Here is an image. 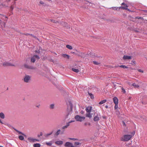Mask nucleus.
Listing matches in <instances>:
<instances>
[{
	"instance_id": "f257e3e1",
	"label": "nucleus",
	"mask_w": 147,
	"mask_h": 147,
	"mask_svg": "<svg viewBox=\"0 0 147 147\" xmlns=\"http://www.w3.org/2000/svg\"><path fill=\"white\" fill-rule=\"evenodd\" d=\"M135 134V131L132 132L131 134L125 135L121 138V140L123 141H127L129 140Z\"/></svg>"
},
{
	"instance_id": "f03ea898",
	"label": "nucleus",
	"mask_w": 147,
	"mask_h": 147,
	"mask_svg": "<svg viewBox=\"0 0 147 147\" xmlns=\"http://www.w3.org/2000/svg\"><path fill=\"white\" fill-rule=\"evenodd\" d=\"M31 76L25 74L24 76L23 80L26 83H28L31 80Z\"/></svg>"
},
{
	"instance_id": "7ed1b4c3",
	"label": "nucleus",
	"mask_w": 147,
	"mask_h": 147,
	"mask_svg": "<svg viewBox=\"0 0 147 147\" xmlns=\"http://www.w3.org/2000/svg\"><path fill=\"white\" fill-rule=\"evenodd\" d=\"M75 119L77 121L82 122L85 119V117H81L79 115H77L75 116Z\"/></svg>"
},
{
	"instance_id": "20e7f679",
	"label": "nucleus",
	"mask_w": 147,
	"mask_h": 147,
	"mask_svg": "<svg viewBox=\"0 0 147 147\" xmlns=\"http://www.w3.org/2000/svg\"><path fill=\"white\" fill-rule=\"evenodd\" d=\"M39 59L40 57L38 55H34L31 58V61L32 62L34 63L36 59L38 60Z\"/></svg>"
},
{
	"instance_id": "39448f33",
	"label": "nucleus",
	"mask_w": 147,
	"mask_h": 147,
	"mask_svg": "<svg viewBox=\"0 0 147 147\" xmlns=\"http://www.w3.org/2000/svg\"><path fill=\"white\" fill-rule=\"evenodd\" d=\"M28 140L30 142H34L36 141H38L39 140H38L34 139L32 138L29 137L28 138Z\"/></svg>"
},
{
	"instance_id": "423d86ee",
	"label": "nucleus",
	"mask_w": 147,
	"mask_h": 147,
	"mask_svg": "<svg viewBox=\"0 0 147 147\" xmlns=\"http://www.w3.org/2000/svg\"><path fill=\"white\" fill-rule=\"evenodd\" d=\"M65 146H68L69 147H75L74 146L72 143L69 142H66Z\"/></svg>"
},
{
	"instance_id": "0eeeda50",
	"label": "nucleus",
	"mask_w": 147,
	"mask_h": 147,
	"mask_svg": "<svg viewBox=\"0 0 147 147\" xmlns=\"http://www.w3.org/2000/svg\"><path fill=\"white\" fill-rule=\"evenodd\" d=\"M132 57L130 56L129 55H124L123 58L124 60H129L131 59Z\"/></svg>"
},
{
	"instance_id": "6e6552de",
	"label": "nucleus",
	"mask_w": 147,
	"mask_h": 147,
	"mask_svg": "<svg viewBox=\"0 0 147 147\" xmlns=\"http://www.w3.org/2000/svg\"><path fill=\"white\" fill-rule=\"evenodd\" d=\"M24 67L26 68L27 69H34V68L32 66H30L29 65H28L27 64H25L24 65Z\"/></svg>"
},
{
	"instance_id": "1a4fd4ad",
	"label": "nucleus",
	"mask_w": 147,
	"mask_h": 147,
	"mask_svg": "<svg viewBox=\"0 0 147 147\" xmlns=\"http://www.w3.org/2000/svg\"><path fill=\"white\" fill-rule=\"evenodd\" d=\"M3 66H14V65L13 64H11L8 62H5L3 64Z\"/></svg>"
},
{
	"instance_id": "9d476101",
	"label": "nucleus",
	"mask_w": 147,
	"mask_h": 147,
	"mask_svg": "<svg viewBox=\"0 0 147 147\" xmlns=\"http://www.w3.org/2000/svg\"><path fill=\"white\" fill-rule=\"evenodd\" d=\"M92 107L91 106L88 107L86 109V110L88 113H90L92 110Z\"/></svg>"
},
{
	"instance_id": "9b49d317",
	"label": "nucleus",
	"mask_w": 147,
	"mask_h": 147,
	"mask_svg": "<svg viewBox=\"0 0 147 147\" xmlns=\"http://www.w3.org/2000/svg\"><path fill=\"white\" fill-rule=\"evenodd\" d=\"M113 101L115 104H118V100L117 97H115L113 98Z\"/></svg>"
},
{
	"instance_id": "f8f14e48",
	"label": "nucleus",
	"mask_w": 147,
	"mask_h": 147,
	"mask_svg": "<svg viewBox=\"0 0 147 147\" xmlns=\"http://www.w3.org/2000/svg\"><path fill=\"white\" fill-rule=\"evenodd\" d=\"M99 120V118L98 115L94 117V121H98Z\"/></svg>"
},
{
	"instance_id": "ddd939ff",
	"label": "nucleus",
	"mask_w": 147,
	"mask_h": 147,
	"mask_svg": "<svg viewBox=\"0 0 147 147\" xmlns=\"http://www.w3.org/2000/svg\"><path fill=\"white\" fill-rule=\"evenodd\" d=\"M63 143V141H58L55 142V143L58 145L62 144Z\"/></svg>"
},
{
	"instance_id": "4468645a",
	"label": "nucleus",
	"mask_w": 147,
	"mask_h": 147,
	"mask_svg": "<svg viewBox=\"0 0 147 147\" xmlns=\"http://www.w3.org/2000/svg\"><path fill=\"white\" fill-rule=\"evenodd\" d=\"M62 56L64 57V58H67L68 59H69V56L67 54H63L62 55Z\"/></svg>"
},
{
	"instance_id": "2eb2a0df",
	"label": "nucleus",
	"mask_w": 147,
	"mask_h": 147,
	"mask_svg": "<svg viewBox=\"0 0 147 147\" xmlns=\"http://www.w3.org/2000/svg\"><path fill=\"white\" fill-rule=\"evenodd\" d=\"M107 102V100H101L100 101L99 103V105H102L104 103L106 102Z\"/></svg>"
},
{
	"instance_id": "dca6fc26",
	"label": "nucleus",
	"mask_w": 147,
	"mask_h": 147,
	"mask_svg": "<svg viewBox=\"0 0 147 147\" xmlns=\"http://www.w3.org/2000/svg\"><path fill=\"white\" fill-rule=\"evenodd\" d=\"M0 117L3 119H4L5 118V115L3 113H0Z\"/></svg>"
},
{
	"instance_id": "f3484780",
	"label": "nucleus",
	"mask_w": 147,
	"mask_h": 147,
	"mask_svg": "<svg viewBox=\"0 0 147 147\" xmlns=\"http://www.w3.org/2000/svg\"><path fill=\"white\" fill-rule=\"evenodd\" d=\"M86 117L91 118L92 117V115L90 113L86 114Z\"/></svg>"
},
{
	"instance_id": "a211bd4d",
	"label": "nucleus",
	"mask_w": 147,
	"mask_h": 147,
	"mask_svg": "<svg viewBox=\"0 0 147 147\" xmlns=\"http://www.w3.org/2000/svg\"><path fill=\"white\" fill-rule=\"evenodd\" d=\"M132 85L135 88H138L139 87V86L138 84H136L134 83L132 84Z\"/></svg>"
},
{
	"instance_id": "6ab92c4d",
	"label": "nucleus",
	"mask_w": 147,
	"mask_h": 147,
	"mask_svg": "<svg viewBox=\"0 0 147 147\" xmlns=\"http://www.w3.org/2000/svg\"><path fill=\"white\" fill-rule=\"evenodd\" d=\"M69 125V123H67V125H66L63 126L62 127V129H65L67 128L68 126Z\"/></svg>"
},
{
	"instance_id": "aec40b11",
	"label": "nucleus",
	"mask_w": 147,
	"mask_h": 147,
	"mask_svg": "<svg viewBox=\"0 0 147 147\" xmlns=\"http://www.w3.org/2000/svg\"><path fill=\"white\" fill-rule=\"evenodd\" d=\"M66 47L70 50H71L73 49L72 47L69 45H66Z\"/></svg>"
},
{
	"instance_id": "412c9836",
	"label": "nucleus",
	"mask_w": 147,
	"mask_h": 147,
	"mask_svg": "<svg viewBox=\"0 0 147 147\" xmlns=\"http://www.w3.org/2000/svg\"><path fill=\"white\" fill-rule=\"evenodd\" d=\"M60 132L61 130L60 129L58 130L55 133V135L56 136H58L60 133Z\"/></svg>"
},
{
	"instance_id": "4be33fe9",
	"label": "nucleus",
	"mask_w": 147,
	"mask_h": 147,
	"mask_svg": "<svg viewBox=\"0 0 147 147\" xmlns=\"http://www.w3.org/2000/svg\"><path fill=\"white\" fill-rule=\"evenodd\" d=\"M1 19H4V18H7V16H6L4 15H2L1 14H0V18H1Z\"/></svg>"
},
{
	"instance_id": "5701e85b",
	"label": "nucleus",
	"mask_w": 147,
	"mask_h": 147,
	"mask_svg": "<svg viewBox=\"0 0 147 147\" xmlns=\"http://www.w3.org/2000/svg\"><path fill=\"white\" fill-rule=\"evenodd\" d=\"M33 146L34 147H40V145L38 143L35 144L33 145Z\"/></svg>"
},
{
	"instance_id": "b1692460",
	"label": "nucleus",
	"mask_w": 147,
	"mask_h": 147,
	"mask_svg": "<svg viewBox=\"0 0 147 147\" xmlns=\"http://www.w3.org/2000/svg\"><path fill=\"white\" fill-rule=\"evenodd\" d=\"M72 70L74 71L76 73H78L79 71V70L78 69H76L75 68H72Z\"/></svg>"
},
{
	"instance_id": "393cba45",
	"label": "nucleus",
	"mask_w": 147,
	"mask_h": 147,
	"mask_svg": "<svg viewBox=\"0 0 147 147\" xmlns=\"http://www.w3.org/2000/svg\"><path fill=\"white\" fill-rule=\"evenodd\" d=\"M119 67L124 69L127 68H128L127 67L124 65H119Z\"/></svg>"
},
{
	"instance_id": "a878e982",
	"label": "nucleus",
	"mask_w": 147,
	"mask_h": 147,
	"mask_svg": "<svg viewBox=\"0 0 147 147\" xmlns=\"http://www.w3.org/2000/svg\"><path fill=\"white\" fill-rule=\"evenodd\" d=\"M19 138L20 140H22L24 139V137L22 136H19Z\"/></svg>"
},
{
	"instance_id": "bb28decb",
	"label": "nucleus",
	"mask_w": 147,
	"mask_h": 147,
	"mask_svg": "<svg viewBox=\"0 0 147 147\" xmlns=\"http://www.w3.org/2000/svg\"><path fill=\"white\" fill-rule=\"evenodd\" d=\"M52 133H53V132H51V133H49V134H45V137H48V136H49L50 135H51V134H52Z\"/></svg>"
},
{
	"instance_id": "cd10ccee",
	"label": "nucleus",
	"mask_w": 147,
	"mask_h": 147,
	"mask_svg": "<svg viewBox=\"0 0 147 147\" xmlns=\"http://www.w3.org/2000/svg\"><path fill=\"white\" fill-rule=\"evenodd\" d=\"M121 5H124V6L123 7H125L127 8V7H128V6H127V4H125L124 3H121Z\"/></svg>"
},
{
	"instance_id": "c85d7f7f",
	"label": "nucleus",
	"mask_w": 147,
	"mask_h": 147,
	"mask_svg": "<svg viewBox=\"0 0 147 147\" xmlns=\"http://www.w3.org/2000/svg\"><path fill=\"white\" fill-rule=\"evenodd\" d=\"M14 8V5H11L10 7V11H12Z\"/></svg>"
},
{
	"instance_id": "c756f323",
	"label": "nucleus",
	"mask_w": 147,
	"mask_h": 147,
	"mask_svg": "<svg viewBox=\"0 0 147 147\" xmlns=\"http://www.w3.org/2000/svg\"><path fill=\"white\" fill-rule=\"evenodd\" d=\"M48 21H50L54 23H56L57 22V21H55V20H51V19H50V20H48Z\"/></svg>"
},
{
	"instance_id": "7c9ffc66",
	"label": "nucleus",
	"mask_w": 147,
	"mask_h": 147,
	"mask_svg": "<svg viewBox=\"0 0 147 147\" xmlns=\"http://www.w3.org/2000/svg\"><path fill=\"white\" fill-rule=\"evenodd\" d=\"M54 104H52L50 105V108L51 109H53L54 107Z\"/></svg>"
},
{
	"instance_id": "2f4dec72",
	"label": "nucleus",
	"mask_w": 147,
	"mask_h": 147,
	"mask_svg": "<svg viewBox=\"0 0 147 147\" xmlns=\"http://www.w3.org/2000/svg\"><path fill=\"white\" fill-rule=\"evenodd\" d=\"M93 62L94 64L96 65H98L100 64V63H98V62H97L95 61H94Z\"/></svg>"
},
{
	"instance_id": "473e14b6",
	"label": "nucleus",
	"mask_w": 147,
	"mask_h": 147,
	"mask_svg": "<svg viewBox=\"0 0 147 147\" xmlns=\"http://www.w3.org/2000/svg\"><path fill=\"white\" fill-rule=\"evenodd\" d=\"M80 144V143L78 142H75L74 143V145L75 146H78Z\"/></svg>"
},
{
	"instance_id": "72a5a7b5",
	"label": "nucleus",
	"mask_w": 147,
	"mask_h": 147,
	"mask_svg": "<svg viewBox=\"0 0 147 147\" xmlns=\"http://www.w3.org/2000/svg\"><path fill=\"white\" fill-rule=\"evenodd\" d=\"M84 125L85 126H86L87 125H88L89 126H90V124L89 123H86H86H84Z\"/></svg>"
},
{
	"instance_id": "f704fd0d",
	"label": "nucleus",
	"mask_w": 147,
	"mask_h": 147,
	"mask_svg": "<svg viewBox=\"0 0 147 147\" xmlns=\"http://www.w3.org/2000/svg\"><path fill=\"white\" fill-rule=\"evenodd\" d=\"M16 131L19 134H21L22 135H24V134L22 133V132L18 131V130H16Z\"/></svg>"
},
{
	"instance_id": "c9c22d12",
	"label": "nucleus",
	"mask_w": 147,
	"mask_h": 147,
	"mask_svg": "<svg viewBox=\"0 0 147 147\" xmlns=\"http://www.w3.org/2000/svg\"><path fill=\"white\" fill-rule=\"evenodd\" d=\"M121 89L122 90V92H123V93H125L126 92V91L124 88L122 87Z\"/></svg>"
},
{
	"instance_id": "e433bc0d",
	"label": "nucleus",
	"mask_w": 147,
	"mask_h": 147,
	"mask_svg": "<svg viewBox=\"0 0 147 147\" xmlns=\"http://www.w3.org/2000/svg\"><path fill=\"white\" fill-rule=\"evenodd\" d=\"M115 104V109H117V108H118V104Z\"/></svg>"
},
{
	"instance_id": "4c0bfd02",
	"label": "nucleus",
	"mask_w": 147,
	"mask_h": 147,
	"mask_svg": "<svg viewBox=\"0 0 147 147\" xmlns=\"http://www.w3.org/2000/svg\"><path fill=\"white\" fill-rule=\"evenodd\" d=\"M89 95L90 96L91 98H94L93 95L91 93H89Z\"/></svg>"
},
{
	"instance_id": "58836bf2",
	"label": "nucleus",
	"mask_w": 147,
	"mask_h": 147,
	"mask_svg": "<svg viewBox=\"0 0 147 147\" xmlns=\"http://www.w3.org/2000/svg\"><path fill=\"white\" fill-rule=\"evenodd\" d=\"M135 18L138 19H143V18H142V17H136Z\"/></svg>"
},
{
	"instance_id": "ea45409f",
	"label": "nucleus",
	"mask_w": 147,
	"mask_h": 147,
	"mask_svg": "<svg viewBox=\"0 0 147 147\" xmlns=\"http://www.w3.org/2000/svg\"><path fill=\"white\" fill-rule=\"evenodd\" d=\"M42 135V132H41L40 133V134H38V137H40V136H41Z\"/></svg>"
},
{
	"instance_id": "a19ab883",
	"label": "nucleus",
	"mask_w": 147,
	"mask_h": 147,
	"mask_svg": "<svg viewBox=\"0 0 147 147\" xmlns=\"http://www.w3.org/2000/svg\"><path fill=\"white\" fill-rule=\"evenodd\" d=\"M46 144L49 146H51L52 145V144L50 142H47L46 143Z\"/></svg>"
},
{
	"instance_id": "79ce46f5",
	"label": "nucleus",
	"mask_w": 147,
	"mask_h": 147,
	"mask_svg": "<svg viewBox=\"0 0 147 147\" xmlns=\"http://www.w3.org/2000/svg\"><path fill=\"white\" fill-rule=\"evenodd\" d=\"M119 9H125V7H124L121 6L119 7Z\"/></svg>"
},
{
	"instance_id": "37998d69",
	"label": "nucleus",
	"mask_w": 147,
	"mask_h": 147,
	"mask_svg": "<svg viewBox=\"0 0 147 147\" xmlns=\"http://www.w3.org/2000/svg\"><path fill=\"white\" fill-rule=\"evenodd\" d=\"M92 55V56L93 57H99L97 55H96L95 54H94L93 55Z\"/></svg>"
},
{
	"instance_id": "c03bdc74",
	"label": "nucleus",
	"mask_w": 147,
	"mask_h": 147,
	"mask_svg": "<svg viewBox=\"0 0 147 147\" xmlns=\"http://www.w3.org/2000/svg\"><path fill=\"white\" fill-rule=\"evenodd\" d=\"M131 62L132 63L131 64L133 65H134L136 64V62L135 61H132Z\"/></svg>"
},
{
	"instance_id": "a18cd8bd",
	"label": "nucleus",
	"mask_w": 147,
	"mask_h": 147,
	"mask_svg": "<svg viewBox=\"0 0 147 147\" xmlns=\"http://www.w3.org/2000/svg\"><path fill=\"white\" fill-rule=\"evenodd\" d=\"M138 70L139 72H140L143 73V72H144L141 69H138Z\"/></svg>"
},
{
	"instance_id": "49530a36",
	"label": "nucleus",
	"mask_w": 147,
	"mask_h": 147,
	"mask_svg": "<svg viewBox=\"0 0 147 147\" xmlns=\"http://www.w3.org/2000/svg\"><path fill=\"white\" fill-rule=\"evenodd\" d=\"M125 9H124L126 10H127L128 11H131L129 9H128L126 7H125Z\"/></svg>"
},
{
	"instance_id": "de8ad7c7",
	"label": "nucleus",
	"mask_w": 147,
	"mask_h": 147,
	"mask_svg": "<svg viewBox=\"0 0 147 147\" xmlns=\"http://www.w3.org/2000/svg\"><path fill=\"white\" fill-rule=\"evenodd\" d=\"M122 124L123 126H126V124H125V122L124 121H122Z\"/></svg>"
},
{
	"instance_id": "09e8293b",
	"label": "nucleus",
	"mask_w": 147,
	"mask_h": 147,
	"mask_svg": "<svg viewBox=\"0 0 147 147\" xmlns=\"http://www.w3.org/2000/svg\"><path fill=\"white\" fill-rule=\"evenodd\" d=\"M22 34L23 35H26V36H28V35H30V34H28V33H26V34L24 33V34Z\"/></svg>"
},
{
	"instance_id": "8fccbe9b",
	"label": "nucleus",
	"mask_w": 147,
	"mask_h": 147,
	"mask_svg": "<svg viewBox=\"0 0 147 147\" xmlns=\"http://www.w3.org/2000/svg\"><path fill=\"white\" fill-rule=\"evenodd\" d=\"M29 35L31 36L34 37L35 38H36V36H34L32 34H30V35Z\"/></svg>"
},
{
	"instance_id": "3c124183",
	"label": "nucleus",
	"mask_w": 147,
	"mask_h": 147,
	"mask_svg": "<svg viewBox=\"0 0 147 147\" xmlns=\"http://www.w3.org/2000/svg\"><path fill=\"white\" fill-rule=\"evenodd\" d=\"M40 3L42 4H44V3L43 1H40Z\"/></svg>"
},
{
	"instance_id": "603ef678",
	"label": "nucleus",
	"mask_w": 147,
	"mask_h": 147,
	"mask_svg": "<svg viewBox=\"0 0 147 147\" xmlns=\"http://www.w3.org/2000/svg\"><path fill=\"white\" fill-rule=\"evenodd\" d=\"M70 139L72 140H76V139L74 138H70Z\"/></svg>"
},
{
	"instance_id": "864d4df0",
	"label": "nucleus",
	"mask_w": 147,
	"mask_h": 147,
	"mask_svg": "<svg viewBox=\"0 0 147 147\" xmlns=\"http://www.w3.org/2000/svg\"><path fill=\"white\" fill-rule=\"evenodd\" d=\"M119 65H118V66H115L114 67L115 68H117V67H119Z\"/></svg>"
},
{
	"instance_id": "5fc2aeb1",
	"label": "nucleus",
	"mask_w": 147,
	"mask_h": 147,
	"mask_svg": "<svg viewBox=\"0 0 147 147\" xmlns=\"http://www.w3.org/2000/svg\"><path fill=\"white\" fill-rule=\"evenodd\" d=\"M40 105H37V106H36V107H37L39 108V107H40Z\"/></svg>"
},
{
	"instance_id": "6e6d98bb",
	"label": "nucleus",
	"mask_w": 147,
	"mask_h": 147,
	"mask_svg": "<svg viewBox=\"0 0 147 147\" xmlns=\"http://www.w3.org/2000/svg\"><path fill=\"white\" fill-rule=\"evenodd\" d=\"M80 113L82 114H83L84 113V111H81Z\"/></svg>"
},
{
	"instance_id": "4d7b16f0",
	"label": "nucleus",
	"mask_w": 147,
	"mask_h": 147,
	"mask_svg": "<svg viewBox=\"0 0 147 147\" xmlns=\"http://www.w3.org/2000/svg\"><path fill=\"white\" fill-rule=\"evenodd\" d=\"M0 123H2V124H3V122L1 121V120L0 119Z\"/></svg>"
},
{
	"instance_id": "13d9d810",
	"label": "nucleus",
	"mask_w": 147,
	"mask_h": 147,
	"mask_svg": "<svg viewBox=\"0 0 147 147\" xmlns=\"http://www.w3.org/2000/svg\"><path fill=\"white\" fill-rule=\"evenodd\" d=\"M116 112L118 114H119L120 113L119 111H116Z\"/></svg>"
},
{
	"instance_id": "bf43d9fd",
	"label": "nucleus",
	"mask_w": 147,
	"mask_h": 147,
	"mask_svg": "<svg viewBox=\"0 0 147 147\" xmlns=\"http://www.w3.org/2000/svg\"><path fill=\"white\" fill-rule=\"evenodd\" d=\"M74 121H70L69 123H71V122H73Z\"/></svg>"
},
{
	"instance_id": "052dcab7",
	"label": "nucleus",
	"mask_w": 147,
	"mask_h": 147,
	"mask_svg": "<svg viewBox=\"0 0 147 147\" xmlns=\"http://www.w3.org/2000/svg\"><path fill=\"white\" fill-rule=\"evenodd\" d=\"M113 9H117V8H116V7H114V8H113Z\"/></svg>"
},
{
	"instance_id": "680f3d73",
	"label": "nucleus",
	"mask_w": 147,
	"mask_h": 147,
	"mask_svg": "<svg viewBox=\"0 0 147 147\" xmlns=\"http://www.w3.org/2000/svg\"><path fill=\"white\" fill-rule=\"evenodd\" d=\"M105 107L106 108H108V106L107 105H106L105 106Z\"/></svg>"
},
{
	"instance_id": "e2e57ef3",
	"label": "nucleus",
	"mask_w": 147,
	"mask_h": 147,
	"mask_svg": "<svg viewBox=\"0 0 147 147\" xmlns=\"http://www.w3.org/2000/svg\"><path fill=\"white\" fill-rule=\"evenodd\" d=\"M1 22H2L1 20V19H0V24L1 23Z\"/></svg>"
},
{
	"instance_id": "0e129e2a",
	"label": "nucleus",
	"mask_w": 147,
	"mask_h": 147,
	"mask_svg": "<svg viewBox=\"0 0 147 147\" xmlns=\"http://www.w3.org/2000/svg\"><path fill=\"white\" fill-rule=\"evenodd\" d=\"M15 130V131H16V130H17L16 129H14Z\"/></svg>"
},
{
	"instance_id": "69168bd1",
	"label": "nucleus",
	"mask_w": 147,
	"mask_h": 147,
	"mask_svg": "<svg viewBox=\"0 0 147 147\" xmlns=\"http://www.w3.org/2000/svg\"><path fill=\"white\" fill-rule=\"evenodd\" d=\"M0 147H3V146H0Z\"/></svg>"
},
{
	"instance_id": "338daca9",
	"label": "nucleus",
	"mask_w": 147,
	"mask_h": 147,
	"mask_svg": "<svg viewBox=\"0 0 147 147\" xmlns=\"http://www.w3.org/2000/svg\"><path fill=\"white\" fill-rule=\"evenodd\" d=\"M5 21L6 22L7 21V20H5Z\"/></svg>"
},
{
	"instance_id": "774afa93",
	"label": "nucleus",
	"mask_w": 147,
	"mask_h": 147,
	"mask_svg": "<svg viewBox=\"0 0 147 147\" xmlns=\"http://www.w3.org/2000/svg\"><path fill=\"white\" fill-rule=\"evenodd\" d=\"M35 52H37V51H35Z\"/></svg>"
}]
</instances>
